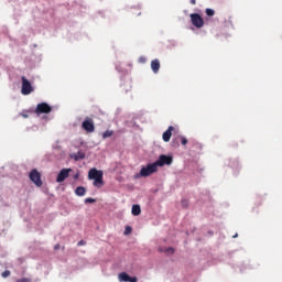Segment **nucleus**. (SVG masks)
<instances>
[{
	"label": "nucleus",
	"instance_id": "4be33fe9",
	"mask_svg": "<svg viewBox=\"0 0 282 282\" xmlns=\"http://www.w3.org/2000/svg\"><path fill=\"white\" fill-rule=\"evenodd\" d=\"M181 205L183 208H188V200L187 199H182Z\"/></svg>",
	"mask_w": 282,
	"mask_h": 282
},
{
	"label": "nucleus",
	"instance_id": "1a4fd4ad",
	"mask_svg": "<svg viewBox=\"0 0 282 282\" xmlns=\"http://www.w3.org/2000/svg\"><path fill=\"white\" fill-rule=\"evenodd\" d=\"M69 173H72V169H62L57 174L56 182L61 183L69 177Z\"/></svg>",
	"mask_w": 282,
	"mask_h": 282
},
{
	"label": "nucleus",
	"instance_id": "bb28decb",
	"mask_svg": "<svg viewBox=\"0 0 282 282\" xmlns=\"http://www.w3.org/2000/svg\"><path fill=\"white\" fill-rule=\"evenodd\" d=\"M61 249V245H55L54 250H59Z\"/></svg>",
	"mask_w": 282,
	"mask_h": 282
},
{
	"label": "nucleus",
	"instance_id": "b1692460",
	"mask_svg": "<svg viewBox=\"0 0 282 282\" xmlns=\"http://www.w3.org/2000/svg\"><path fill=\"white\" fill-rule=\"evenodd\" d=\"M85 204H96V199L94 198H86Z\"/></svg>",
	"mask_w": 282,
	"mask_h": 282
},
{
	"label": "nucleus",
	"instance_id": "5701e85b",
	"mask_svg": "<svg viewBox=\"0 0 282 282\" xmlns=\"http://www.w3.org/2000/svg\"><path fill=\"white\" fill-rule=\"evenodd\" d=\"M15 282H32V279H30V278H22V279H18Z\"/></svg>",
	"mask_w": 282,
	"mask_h": 282
},
{
	"label": "nucleus",
	"instance_id": "f257e3e1",
	"mask_svg": "<svg viewBox=\"0 0 282 282\" xmlns=\"http://www.w3.org/2000/svg\"><path fill=\"white\" fill-rule=\"evenodd\" d=\"M88 180H94L93 185L96 188H102V186H105V181L102 180V171H98L95 167L89 170Z\"/></svg>",
	"mask_w": 282,
	"mask_h": 282
},
{
	"label": "nucleus",
	"instance_id": "6e6552de",
	"mask_svg": "<svg viewBox=\"0 0 282 282\" xmlns=\"http://www.w3.org/2000/svg\"><path fill=\"white\" fill-rule=\"evenodd\" d=\"M51 112H52L51 105H48L47 102L37 104L35 109V113H37V116H41V113H51Z\"/></svg>",
	"mask_w": 282,
	"mask_h": 282
},
{
	"label": "nucleus",
	"instance_id": "a211bd4d",
	"mask_svg": "<svg viewBox=\"0 0 282 282\" xmlns=\"http://www.w3.org/2000/svg\"><path fill=\"white\" fill-rule=\"evenodd\" d=\"M164 252H165V254H174V253H175V249H173L172 247H170V248H166V249L164 250Z\"/></svg>",
	"mask_w": 282,
	"mask_h": 282
},
{
	"label": "nucleus",
	"instance_id": "c85d7f7f",
	"mask_svg": "<svg viewBox=\"0 0 282 282\" xmlns=\"http://www.w3.org/2000/svg\"><path fill=\"white\" fill-rule=\"evenodd\" d=\"M24 118H28V115H23Z\"/></svg>",
	"mask_w": 282,
	"mask_h": 282
},
{
	"label": "nucleus",
	"instance_id": "f3484780",
	"mask_svg": "<svg viewBox=\"0 0 282 282\" xmlns=\"http://www.w3.org/2000/svg\"><path fill=\"white\" fill-rule=\"evenodd\" d=\"M111 135H113V130H106V131L102 133V139H104V140H107V138H111Z\"/></svg>",
	"mask_w": 282,
	"mask_h": 282
},
{
	"label": "nucleus",
	"instance_id": "412c9836",
	"mask_svg": "<svg viewBox=\"0 0 282 282\" xmlns=\"http://www.w3.org/2000/svg\"><path fill=\"white\" fill-rule=\"evenodd\" d=\"M10 274H11L10 270H6L4 272H2L1 276L3 279H8V276H10Z\"/></svg>",
	"mask_w": 282,
	"mask_h": 282
},
{
	"label": "nucleus",
	"instance_id": "7ed1b4c3",
	"mask_svg": "<svg viewBox=\"0 0 282 282\" xmlns=\"http://www.w3.org/2000/svg\"><path fill=\"white\" fill-rule=\"evenodd\" d=\"M21 82H22V87H21L22 96H30V94L34 91V87H32V84L28 78H25V76L21 77Z\"/></svg>",
	"mask_w": 282,
	"mask_h": 282
},
{
	"label": "nucleus",
	"instance_id": "aec40b11",
	"mask_svg": "<svg viewBox=\"0 0 282 282\" xmlns=\"http://www.w3.org/2000/svg\"><path fill=\"white\" fill-rule=\"evenodd\" d=\"M132 230H133V228H131V226H127V227L124 228L123 234H124V235H131Z\"/></svg>",
	"mask_w": 282,
	"mask_h": 282
},
{
	"label": "nucleus",
	"instance_id": "20e7f679",
	"mask_svg": "<svg viewBox=\"0 0 282 282\" xmlns=\"http://www.w3.org/2000/svg\"><path fill=\"white\" fill-rule=\"evenodd\" d=\"M156 169L158 166H171L173 164V156L161 154L159 159L154 162Z\"/></svg>",
	"mask_w": 282,
	"mask_h": 282
},
{
	"label": "nucleus",
	"instance_id": "a878e982",
	"mask_svg": "<svg viewBox=\"0 0 282 282\" xmlns=\"http://www.w3.org/2000/svg\"><path fill=\"white\" fill-rule=\"evenodd\" d=\"M77 246H85V241L84 240H80Z\"/></svg>",
	"mask_w": 282,
	"mask_h": 282
},
{
	"label": "nucleus",
	"instance_id": "2eb2a0df",
	"mask_svg": "<svg viewBox=\"0 0 282 282\" xmlns=\"http://www.w3.org/2000/svg\"><path fill=\"white\" fill-rule=\"evenodd\" d=\"M177 140H181V144L186 145L188 144V140L184 137H177L172 141V144L175 147V142H177Z\"/></svg>",
	"mask_w": 282,
	"mask_h": 282
},
{
	"label": "nucleus",
	"instance_id": "ddd939ff",
	"mask_svg": "<svg viewBox=\"0 0 282 282\" xmlns=\"http://www.w3.org/2000/svg\"><path fill=\"white\" fill-rule=\"evenodd\" d=\"M85 193H87V188H85L84 186H78V187L75 189V194H76L78 197H85Z\"/></svg>",
	"mask_w": 282,
	"mask_h": 282
},
{
	"label": "nucleus",
	"instance_id": "6ab92c4d",
	"mask_svg": "<svg viewBox=\"0 0 282 282\" xmlns=\"http://www.w3.org/2000/svg\"><path fill=\"white\" fill-rule=\"evenodd\" d=\"M206 14H207V17H215V10H213V9H206Z\"/></svg>",
	"mask_w": 282,
	"mask_h": 282
},
{
	"label": "nucleus",
	"instance_id": "cd10ccee",
	"mask_svg": "<svg viewBox=\"0 0 282 282\" xmlns=\"http://www.w3.org/2000/svg\"><path fill=\"white\" fill-rule=\"evenodd\" d=\"M195 3H197L196 0H191V4H192V6H195Z\"/></svg>",
	"mask_w": 282,
	"mask_h": 282
},
{
	"label": "nucleus",
	"instance_id": "9b49d317",
	"mask_svg": "<svg viewBox=\"0 0 282 282\" xmlns=\"http://www.w3.org/2000/svg\"><path fill=\"white\" fill-rule=\"evenodd\" d=\"M173 131H175V128L173 126H170L166 130V132H163V142H171V138L173 135Z\"/></svg>",
	"mask_w": 282,
	"mask_h": 282
},
{
	"label": "nucleus",
	"instance_id": "393cba45",
	"mask_svg": "<svg viewBox=\"0 0 282 282\" xmlns=\"http://www.w3.org/2000/svg\"><path fill=\"white\" fill-rule=\"evenodd\" d=\"M79 177H80V173L77 172L76 174H74L73 180H78Z\"/></svg>",
	"mask_w": 282,
	"mask_h": 282
},
{
	"label": "nucleus",
	"instance_id": "f03ea898",
	"mask_svg": "<svg viewBox=\"0 0 282 282\" xmlns=\"http://www.w3.org/2000/svg\"><path fill=\"white\" fill-rule=\"evenodd\" d=\"M153 173H158V166L155 163H150L147 166H143L139 174L134 175V180L140 177H149V175H153Z\"/></svg>",
	"mask_w": 282,
	"mask_h": 282
},
{
	"label": "nucleus",
	"instance_id": "dca6fc26",
	"mask_svg": "<svg viewBox=\"0 0 282 282\" xmlns=\"http://www.w3.org/2000/svg\"><path fill=\"white\" fill-rule=\"evenodd\" d=\"M73 158H74L75 162H78L79 160H85V153L79 151V152L75 153L73 155Z\"/></svg>",
	"mask_w": 282,
	"mask_h": 282
},
{
	"label": "nucleus",
	"instance_id": "39448f33",
	"mask_svg": "<svg viewBox=\"0 0 282 282\" xmlns=\"http://www.w3.org/2000/svg\"><path fill=\"white\" fill-rule=\"evenodd\" d=\"M29 178L39 188H41V186H43V180H41V173L39 172V170H36V169L31 170V172L29 173Z\"/></svg>",
	"mask_w": 282,
	"mask_h": 282
},
{
	"label": "nucleus",
	"instance_id": "0eeeda50",
	"mask_svg": "<svg viewBox=\"0 0 282 282\" xmlns=\"http://www.w3.org/2000/svg\"><path fill=\"white\" fill-rule=\"evenodd\" d=\"M189 17L192 25H194V28H204V19L202 18V15H199V13H192Z\"/></svg>",
	"mask_w": 282,
	"mask_h": 282
},
{
	"label": "nucleus",
	"instance_id": "f8f14e48",
	"mask_svg": "<svg viewBox=\"0 0 282 282\" xmlns=\"http://www.w3.org/2000/svg\"><path fill=\"white\" fill-rule=\"evenodd\" d=\"M151 69L154 74H158V72H160V59H153L151 62Z\"/></svg>",
	"mask_w": 282,
	"mask_h": 282
},
{
	"label": "nucleus",
	"instance_id": "4468645a",
	"mask_svg": "<svg viewBox=\"0 0 282 282\" xmlns=\"http://www.w3.org/2000/svg\"><path fill=\"white\" fill-rule=\"evenodd\" d=\"M131 213L134 217H138L142 213V208L140 205H133Z\"/></svg>",
	"mask_w": 282,
	"mask_h": 282
},
{
	"label": "nucleus",
	"instance_id": "423d86ee",
	"mask_svg": "<svg viewBox=\"0 0 282 282\" xmlns=\"http://www.w3.org/2000/svg\"><path fill=\"white\" fill-rule=\"evenodd\" d=\"M82 129L86 131V133H94L96 131V126L94 124V119L86 117L82 123Z\"/></svg>",
	"mask_w": 282,
	"mask_h": 282
},
{
	"label": "nucleus",
	"instance_id": "9d476101",
	"mask_svg": "<svg viewBox=\"0 0 282 282\" xmlns=\"http://www.w3.org/2000/svg\"><path fill=\"white\" fill-rule=\"evenodd\" d=\"M120 282H138V278L129 275L127 272H121L118 275Z\"/></svg>",
	"mask_w": 282,
	"mask_h": 282
}]
</instances>
